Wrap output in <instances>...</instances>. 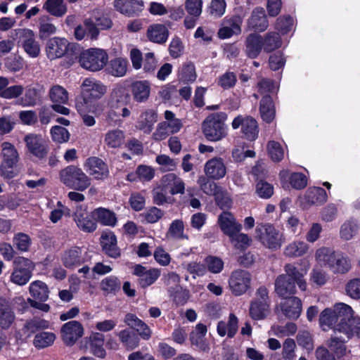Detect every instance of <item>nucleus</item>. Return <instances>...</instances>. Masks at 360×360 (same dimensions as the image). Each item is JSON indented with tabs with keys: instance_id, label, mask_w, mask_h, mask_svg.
<instances>
[{
	"instance_id": "1",
	"label": "nucleus",
	"mask_w": 360,
	"mask_h": 360,
	"mask_svg": "<svg viewBox=\"0 0 360 360\" xmlns=\"http://www.w3.org/2000/svg\"><path fill=\"white\" fill-rule=\"evenodd\" d=\"M307 270H299L294 264H286L285 274H280L275 280V292L278 296L282 298L293 296L296 293V284L300 290L305 291L307 285L304 277Z\"/></svg>"
},
{
	"instance_id": "2",
	"label": "nucleus",
	"mask_w": 360,
	"mask_h": 360,
	"mask_svg": "<svg viewBox=\"0 0 360 360\" xmlns=\"http://www.w3.org/2000/svg\"><path fill=\"white\" fill-rule=\"evenodd\" d=\"M107 87L94 78H86L81 85V94L76 98L77 111L84 112L89 107H96V102L106 93Z\"/></svg>"
},
{
	"instance_id": "3",
	"label": "nucleus",
	"mask_w": 360,
	"mask_h": 360,
	"mask_svg": "<svg viewBox=\"0 0 360 360\" xmlns=\"http://www.w3.org/2000/svg\"><path fill=\"white\" fill-rule=\"evenodd\" d=\"M45 52L50 60L67 57L70 60L69 65H72L74 60L78 58L79 46L65 37H53L46 41Z\"/></svg>"
},
{
	"instance_id": "4",
	"label": "nucleus",
	"mask_w": 360,
	"mask_h": 360,
	"mask_svg": "<svg viewBox=\"0 0 360 360\" xmlns=\"http://www.w3.org/2000/svg\"><path fill=\"white\" fill-rule=\"evenodd\" d=\"M131 102L126 82H118L113 85L108 100V106L110 110L109 115L113 112L117 117H128L131 115L127 105Z\"/></svg>"
},
{
	"instance_id": "5",
	"label": "nucleus",
	"mask_w": 360,
	"mask_h": 360,
	"mask_svg": "<svg viewBox=\"0 0 360 360\" xmlns=\"http://www.w3.org/2000/svg\"><path fill=\"white\" fill-rule=\"evenodd\" d=\"M227 114L217 112L210 114L202 123V131L205 139L210 141H218L227 135L225 121Z\"/></svg>"
},
{
	"instance_id": "6",
	"label": "nucleus",
	"mask_w": 360,
	"mask_h": 360,
	"mask_svg": "<svg viewBox=\"0 0 360 360\" xmlns=\"http://www.w3.org/2000/svg\"><path fill=\"white\" fill-rule=\"evenodd\" d=\"M255 238L265 248L272 250L281 248L285 242L283 233L271 223H258L255 229Z\"/></svg>"
},
{
	"instance_id": "7",
	"label": "nucleus",
	"mask_w": 360,
	"mask_h": 360,
	"mask_svg": "<svg viewBox=\"0 0 360 360\" xmlns=\"http://www.w3.org/2000/svg\"><path fill=\"white\" fill-rule=\"evenodd\" d=\"M316 259L322 262L335 274H346L351 268L350 260L340 253H336L328 248H321L316 252Z\"/></svg>"
},
{
	"instance_id": "8",
	"label": "nucleus",
	"mask_w": 360,
	"mask_h": 360,
	"mask_svg": "<svg viewBox=\"0 0 360 360\" xmlns=\"http://www.w3.org/2000/svg\"><path fill=\"white\" fill-rule=\"evenodd\" d=\"M61 182L70 189L84 191L91 185L90 178L75 165H69L59 173Z\"/></svg>"
},
{
	"instance_id": "9",
	"label": "nucleus",
	"mask_w": 360,
	"mask_h": 360,
	"mask_svg": "<svg viewBox=\"0 0 360 360\" xmlns=\"http://www.w3.org/2000/svg\"><path fill=\"white\" fill-rule=\"evenodd\" d=\"M80 65L89 71L97 72L102 70L108 63V54L105 50L98 48H89L79 52Z\"/></svg>"
},
{
	"instance_id": "10",
	"label": "nucleus",
	"mask_w": 360,
	"mask_h": 360,
	"mask_svg": "<svg viewBox=\"0 0 360 360\" xmlns=\"http://www.w3.org/2000/svg\"><path fill=\"white\" fill-rule=\"evenodd\" d=\"M1 146L3 160L0 165L1 175L6 179H11L18 174L15 168L18 162V153L9 142H4Z\"/></svg>"
},
{
	"instance_id": "11",
	"label": "nucleus",
	"mask_w": 360,
	"mask_h": 360,
	"mask_svg": "<svg viewBox=\"0 0 360 360\" xmlns=\"http://www.w3.org/2000/svg\"><path fill=\"white\" fill-rule=\"evenodd\" d=\"M269 290L266 286H259L255 292V298L250 305V316L253 320H262L266 316V312L270 307Z\"/></svg>"
},
{
	"instance_id": "12",
	"label": "nucleus",
	"mask_w": 360,
	"mask_h": 360,
	"mask_svg": "<svg viewBox=\"0 0 360 360\" xmlns=\"http://www.w3.org/2000/svg\"><path fill=\"white\" fill-rule=\"evenodd\" d=\"M14 270L11 281L18 285H24L31 278L34 265L33 262L24 257H18L14 260Z\"/></svg>"
},
{
	"instance_id": "13",
	"label": "nucleus",
	"mask_w": 360,
	"mask_h": 360,
	"mask_svg": "<svg viewBox=\"0 0 360 360\" xmlns=\"http://www.w3.org/2000/svg\"><path fill=\"white\" fill-rule=\"evenodd\" d=\"M251 274L245 270L237 269L233 271L229 279V285L235 296L245 294L250 288Z\"/></svg>"
},
{
	"instance_id": "14",
	"label": "nucleus",
	"mask_w": 360,
	"mask_h": 360,
	"mask_svg": "<svg viewBox=\"0 0 360 360\" xmlns=\"http://www.w3.org/2000/svg\"><path fill=\"white\" fill-rule=\"evenodd\" d=\"M131 98L137 103H146L150 94V84L148 80L125 81Z\"/></svg>"
},
{
	"instance_id": "15",
	"label": "nucleus",
	"mask_w": 360,
	"mask_h": 360,
	"mask_svg": "<svg viewBox=\"0 0 360 360\" xmlns=\"http://www.w3.org/2000/svg\"><path fill=\"white\" fill-rule=\"evenodd\" d=\"M231 125L233 129H237L241 126L244 137L249 141H255L258 136L257 122L251 116L243 117L239 115L233 119Z\"/></svg>"
},
{
	"instance_id": "16",
	"label": "nucleus",
	"mask_w": 360,
	"mask_h": 360,
	"mask_svg": "<svg viewBox=\"0 0 360 360\" xmlns=\"http://www.w3.org/2000/svg\"><path fill=\"white\" fill-rule=\"evenodd\" d=\"M112 4L116 11L128 18L139 17L145 8L143 0H114Z\"/></svg>"
},
{
	"instance_id": "17",
	"label": "nucleus",
	"mask_w": 360,
	"mask_h": 360,
	"mask_svg": "<svg viewBox=\"0 0 360 360\" xmlns=\"http://www.w3.org/2000/svg\"><path fill=\"white\" fill-rule=\"evenodd\" d=\"M24 141L28 152L32 155L39 159H43L47 155L49 146L41 135L29 134L25 136Z\"/></svg>"
},
{
	"instance_id": "18",
	"label": "nucleus",
	"mask_w": 360,
	"mask_h": 360,
	"mask_svg": "<svg viewBox=\"0 0 360 360\" xmlns=\"http://www.w3.org/2000/svg\"><path fill=\"white\" fill-rule=\"evenodd\" d=\"M61 262L65 268L73 270L84 264L86 259L83 254L82 248L75 245L63 251L61 255Z\"/></svg>"
},
{
	"instance_id": "19",
	"label": "nucleus",
	"mask_w": 360,
	"mask_h": 360,
	"mask_svg": "<svg viewBox=\"0 0 360 360\" xmlns=\"http://www.w3.org/2000/svg\"><path fill=\"white\" fill-rule=\"evenodd\" d=\"M86 172L96 180H104L109 176L108 165L100 158L91 156L88 158L84 165Z\"/></svg>"
},
{
	"instance_id": "20",
	"label": "nucleus",
	"mask_w": 360,
	"mask_h": 360,
	"mask_svg": "<svg viewBox=\"0 0 360 360\" xmlns=\"http://www.w3.org/2000/svg\"><path fill=\"white\" fill-rule=\"evenodd\" d=\"M61 338L66 346H72L83 335L84 328L77 321H70L63 325Z\"/></svg>"
},
{
	"instance_id": "21",
	"label": "nucleus",
	"mask_w": 360,
	"mask_h": 360,
	"mask_svg": "<svg viewBox=\"0 0 360 360\" xmlns=\"http://www.w3.org/2000/svg\"><path fill=\"white\" fill-rule=\"evenodd\" d=\"M283 299L284 300L280 303L283 314L288 319L297 320L300 316L302 311L301 300L294 295Z\"/></svg>"
},
{
	"instance_id": "22",
	"label": "nucleus",
	"mask_w": 360,
	"mask_h": 360,
	"mask_svg": "<svg viewBox=\"0 0 360 360\" xmlns=\"http://www.w3.org/2000/svg\"><path fill=\"white\" fill-rule=\"evenodd\" d=\"M18 43L25 52L30 58H37L40 55V45L35 39L34 33L32 30H24L20 35Z\"/></svg>"
},
{
	"instance_id": "23",
	"label": "nucleus",
	"mask_w": 360,
	"mask_h": 360,
	"mask_svg": "<svg viewBox=\"0 0 360 360\" xmlns=\"http://www.w3.org/2000/svg\"><path fill=\"white\" fill-rule=\"evenodd\" d=\"M217 222L221 231L229 237L240 232L242 229V225L236 221L233 214L229 211H223L219 215Z\"/></svg>"
},
{
	"instance_id": "24",
	"label": "nucleus",
	"mask_w": 360,
	"mask_h": 360,
	"mask_svg": "<svg viewBox=\"0 0 360 360\" xmlns=\"http://www.w3.org/2000/svg\"><path fill=\"white\" fill-rule=\"evenodd\" d=\"M124 322L130 328L137 333V335L145 340H148L151 337V330L149 326L138 316L132 313H127L125 315Z\"/></svg>"
},
{
	"instance_id": "25",
	"label": "nucleus",
	"mask_w": 360,
	"mask_h": 360,
	"mask_svg": "<svg viewBox=\"0 0 360 360\" xmlns=\"http://www.w3.org/2000/svg\"><path fill=\"white\" fill-rule=\"evenodd\" d=\"M117 243V237L112 231H109L101 234V245L103 251L108 257L114 259L120 257L121 251Z\"/></svg>"
},
{
	"instance_id": "26",
	"label": "nucleus",
	"mask_w": 360,
	"mask_h": 360,
	"mask_svg": "<svg viewBox=\"0 0 360 360\" xmlns=\"http://www.w3.org/2000/svg\"><path fill=\"white\" fill-rule=\"evenodd\" d=\"M205 172L206 176L212 179L219 180L226 174V167L221 158H213L205 163Z\"/></svg>"
},
{
	"instance_id": "27",
	"label": "nucleus",
	"mask_w": 360,
	"mask_h": 360,
	"mask_svg": "<svg viewBox=\"0 0 360 360\" xmlns=\"http://www.w3.org/2000/svg\"><path fill=\"white\" fill-rule=\"evenodd\" d=\"M269 26V21L264 8L257 6L248 20V27L255 32H264Z\"/></svg>"
},
{
	"instance_id": "28",
	"label": "nucleus",
	"mask_w": 360,
	"mask_h": 360,
	"mask_svg": "<svg viewBox=\"0 0 360 360\" xmlns=\"http://www.w3.org/2000/svg\"><path fill=\"white\" fill-rule=\"evenodd\" d=\"M335 331L345 334L349 340L353 337L360 339V317L353 316L347 322L338 323Z\"/></svg>"
},
{
	"instance_id": "29",
	"label": "nucleus",
	"mask_w": 360,
	"mask_h": 360,
	"mask_svg": "<svg viewBox=\"0 0 360 360\" xmlns=\"http://www.w3.org/2000/svg\"><path fill=\"white\" fill-rule=\"evenodd\" d=\"M337 332L335 330V335H331L326 340V345L330 352L335 354V358L340 359L345 356L347 353V346L345 344L349 340L347 338L345 339L342 336L338 335Z\"/></svg>"
},
{
	"instance_id": "30",
	"label": "nucleus",
	"mask_w": 360,
	"mask_h": 360,
	"mask_svg": "<svg viewBox=\"0 0 360 360\" xmlns=\"http://www.w3.org/2000/svg\"><path fill=\"white\" fill-rule=\"evenodd\" d=\"M49 325V321L39 318L27 320L20 330V336L25 339L29 338L38 330L48 328Z\"/></svg>"
},
{
	"instance_id": "31",
	"label": "nucleus",
	"mask_w": 360,
	"mask_h": 360,
	"mask_svg": "<svg viewBox=\"0 0 360 360\" xmlns=\"http://www.w3.org/2000/svg\"><path fill=\"white\" fill-rule=\"evenodd\" d=\"M146 36L150 41L162 44L168 39L169 30L165 25L155 23L148 27Z\"/></svg>"
},
{
	"instance_id": "32",
	"label": "nucleus",
	"mask_w": 360,
	"mask_h": 360,
	"mask_svg": "<svg viewBox=\"0 0 360 360\" xmlns=\"http://www.w3.org/2000/svg\"><path fill=\"white\" fill-rule=\"evenodd\" d=\"M91 217L103 226L114 227L117 222L115 213L102 207L94 209L91 212Z\"/></svg>"
},
{
	"instance_id": "33",
	"label": "nucleus",
	"mask_w": 360,
	"mask_h": 360,
	"mask_svg": "<svg viewBox=\"0 0 360 360\" xmlns=\"http://www.w3.org/2000/svg\"><path fill=\"white\" fill-rule=\"evenodd\" d=\"M262 37L256 33L250 34L245 41V52L247 56L255 59L258 57L264 49Z\"/></svg>"
},
{
	"instance_id": "34",
	"label": "nucleus",
	"mask_w": 360,
	"mask_h": 360,
	"mask_svg": "<svg viewBox=\"0 0 360 360\" xmlns=\"http://www.w3.org/2000/svg\"><path fill=\"white\" fill-rule=\"evenodd\" d=\"M74 220L77 227L85 233H93L97 229L96 221L87 212L77 211Z\"/></svg>"
},
{
	"instance_id": "35",
	"label": "nucleus",
	"mask_w": 360,
	"mask_h": 360,
	"mask_svg": "<svg viewBox=\"0 0 360 360\" xmlns=\"http://www.w3.org/2000/svg\"><path fill=\"white\" fill-rule=\"evenodd\" d=\"M157 120V112L153 109H147L141 113L137 122V127L139 130L148 134L152 131L153 125Z\"/></svg>"
},
{
	"instance_id": "36",
	"label": "nucleus",
	"mask_w": 360,
	"mask_h": 360,
	"mask_svg": "<svg viewBox=\"0 0 360 360\" xmlns=\"http://www.w3.org/2000/svg\"><path fill=\"white\" fill-rule=\"evenodd\" d=\"M259 112L262 120L266 123H271L276 115L274 102L272 97L266 94L259 102Z\"/></svg>"
},
{
	"instance_id": "37",
	"label": "nucleus",
	"mask_w": 360,
	"mask_h": 360,
	"mask_svg": "<svg viewBox=\"0 0 360 360\" xmlns=\"http://www.w3.org/2000/svg\"><path fill=\"white\" fill-rule=\"evenodd\" d=\"M304 199L309 205H321L327 201L328 195L321 187H310L304 194Z\"/></svg>"
},
{
	"instance_id": "38",
	"label": "nucleus",
	"mask_w": 360,
	"mask_h": 360,
	"mask_svg": "<svg viewBox=\"0 0 360 360\" xmlns=\"http://www.w3.org/2000/svg\"><path fill=\"white\" fill-rule=\"evenodd\" d=\"M15 320V314L6 299L0 297V326L8 328Z\"/></svg>"
},
{
	"instance_id": "39",
	"label": "nucleus",
	"mask_w": 360,
	"mask_h": 360,
	"mask_svg": "<svg viewBox=\"0 0 360 360\" xmlns=\"http://www.w3.org/2000/svg\"><path fill=\"white\" fill-rule=\"evenodd\" d=\"M279 175L281 180H285L288 178L289 183L292 188L296 190H302L307 185V178L306 175L302 172H292L289 174L288 172L282 171Z\"/></svg>"
},
{
	"instance_id": "40",
	"label": "nucleus",
	"mask_w": 360,
	"mask_h": 360,
	"mask_svg": "<svg viewBox=\"0 0 360 360\" xmlns=\"http://www.w3.org/2000/svg\"><path fill=\"white\" fill-rule=\"evenodd\" d=\"M128 61L122 58L112 59L106 68L107 72L114 77H121L126 75Z\"/></svg>"
},
{
	"instance_id": "41",
	"label": "nucleus",
	"mask_w": 360,
	"mask_h": 360,
	"mask_svg": "<svg viewBox=\"0 0 360 360\" xmlns=\"http://www.w3.org/2000/svg\"><path fill=\"white\" fill-rule=\"evenodd\" d=\"M30 293L34 300L45 302L49 297V290L47 285L41 281H35L30 283Z\"/></svg>"
},
{
	"instance_id": "42",
	"label": "nucleus",
	"mask_w": 360,
	"mask_h": 360,
	"mask_svg": "<svg viewBox=\"0 0 360 360\" xmlns=\"http://www.w3.org/2000/svg\"><path fill=\"white\" fill-rule=\"evenodd\" d=\"M43 8L50 15L57 18L63 17L68 11L64 0H46L43 5Z\"/></svg>"
},
{
	"instance_id": "43",
	"label": "nucleus",
	"mask_w": 360,
	"mask_h": 360,
	"mask_svg": "<svg viewBox=\"0 0 360 360\" xmlns=\"http://www.w3.org/2000/svg\"><path fill=\"white\" fill-rule=\"evenodd\" d=\"M119 340L128 350H132L139 345V338L129 329H124L117 333Z\"/></svg>"
},
{
	"instance_id": "44",
	"label": "nucleus",
	"mask_w": 360,
	"mask_h": 360,
	"mask_svg": "<svg viewBox=\"0 0 360 360\" xmlns=\"http://www.w3.org/2000/svg\"><path fill=\"white\" fill-rule=\"evenodd\" d=\"M121 281L114 275L103 278L101 282V289L107 295H115L121 289Z\"/></svg>"
},
{
	"instance_id": "45",
	"label": "nucleus",
	"mask_w": 360,
	"mask_h": 360,
	"mask_svg": "<svg viewBox=\"0 0 360 360\" xmlns=\"http://www.w3.org/2000/svg\"><path fill=\"white\" fill-rule=\"evenodd\" d=\"M124 141V132L118 129L108 131L104 138V143L109 148H118L121 147Z\"/></svg>"
},
{
	"instance_id": "46",
	"label": "nucleus",
	"mask_w": 360,
	"mask_h": 360,
	"mask_svg": "<svg viewBox=\"0 0 360 360\" xmlns=\"http://www.w3.org/2000/svg\"><path fill=\"white\" fill-rule=\"evenodd\" d=\"M309 245L303 241H293L289 243L284 250V255L288 257H299L307 253Z\"/></svg>"
},
{
	"instance_id": "47",
	"label": "nucleus",
	"mask_w": 360,
	"mask_h": 360,
	"mask_svg": "<svg viewBox=\"0 0 360 360\" xmlns=\"http://www.w3.org/2000/svg\"><path fill=\"white\" fill-rule=\"evenodd\" d=\"M50 18L49 16L42 18L39 23V38L41 41H46L51 39V36L56 34L57 31L56 27L49 22Z\"/></svg>"
},
{
	"instance_id": "48",
	"label": "nucleus",
	"mask_w": 360,
	"mask_h": 360,
	"mask_svg": "<svg viewBox=\"0 0 360 360\" xmlns=\"http://www.w3.org/2000/svg\"><path fill=\"white\" fill-rule=\"evenodd\" d=\"M262 42L264 43V51L266 53L272 52L279 49L282 45L279 34L274 32H268L264 38H262Z\"/></svg>"
},
{
	"instance_id": "49",
	"label": "nucleus",
	"mask_w": 360,
	"mask_h": 360,
	"mask_svg": "<svg viewBox=\"0 0 360 360\" xmlns=\"http://www.w3.org/2000/svg\"><path fill=\"white\" fill-rule=\"evenodd\" d=\"M56 340V335L51 332H40L35 335L33 344L37 349H44L52 345Z\"/></svg>"
},
{
	"instance_id": "50",
	"label": "nucleus",
	"mask_w": 360,
	"mask_h": 360,
	"mask_svg": "<svg viewBox=\"0 0 360 360\" xmlns=\"http://www.w3.org/2000/svg\"><path fill=\"white\" fill-rule=\"evenodd\" d=\"M216 205L224 211L230 210L233 205V200L227 191L222 187L217 191L214 195Z\"/></svg>"
},
{
	"instance_id": "51",
	"label": "nucleus",
	"mask_w": 360,
	"mask_h": 360,
	"mask_svg": "<svg viewBox=\"0 0 360 360\" xmlns=\"http://www.w3.org/2000/svg\"><path fill=\"white\" fill-rule=\"evenodd\" d=\"M196 77L194 64L192 62L184 63L179 72V79L185 84H188L195 81Z\"/></svg>"
},
{
	"instance_id": "52",
	"label": "nucleus",
	"mask_w": 360,
	"mask_h": 360,
	"mask_svg": "<svg viewBox=\"0 0 360 360\" xmlns=\"http://www.w3.org/2000/svg\"><path fill=\"white\" fill-rule=\"evenodd\" d=\"M333 311L335 312V315H337L338 323L347 322L354 316L352 308L345 303H338L335 304Z\"/></svg>"
},
{
	"instance_id": "53",
	"label": "nucleus",
	"mask_w": 360,
	"mask_h": 360,
	"mask_svg": "<svg viewBox=\"0 0 360 360\" xmlns=\"http://www.w3.org/2000/svg\"><path fill=\"white\" fill-rule=\"evenodd\" d=\"M228 25L221 27L218 31V37L221 39L231 38L234 34H240L241 29L240 25L234 19L227 21Z\"/></svg>"
},
{
	"instance_id": "54",
	"label": "nucleus",
	"mask_w": 360,
	"mask_h": 360,
	"mask_svg": "<svg viewBox=\"0 0 360 360\" xmlns=\"http://www.w3.org/2000/svg\"><path fill=\"white\" fill-rule=\"evenodd\" d=\"M50 100L55 103H66L68 101V94L65 89L55 85L51 88L49 94Z\"/></svg>"
},
{
	"instance_id": "55",
	"label": "nucleus",
	"mask_w": 360,
	"mask_h": 360,
	"mask_svg": "<svg viewBox=\"0 0 360 360\" xmlns=\"http://www.w3.org/2000/svg\"><path fill=\"white\" fill-rule=\"evenodd\" d=\"M160 276V270L155 268H150L141 277L139 278L138 283L141 288H146L153 285Z\"/></svg>"
},
{
	"instance_id": "56",
	"label": "nucleus",
	"mask_w": 360,
	"mask_h": 360,
	"mask_svg": "<svg viewBox=\"0 0 360 360\" xmlns=\"http://www.w3.org/2000/svg\"><path fill=\"white\" fill-rule=\"evenodd\" d=\"M229 238L235 248L241 251L245 250L251 245L252 239L245 233L237 232V233L229 236Z\"/></svg>"
},
{
	"instance_id": "57",
	"label": "nucleus",
	"mask_w": 360,
	"mask_h": 360,
	"mask_svg": "<svg viewBox=\"0 0 360 360\" xmlns=\"http://www.w3.org/2000/svg\"><path fill=\"white\" fill-rule=\"evenodd\" d=\"M359 226L356 220L352 219L346 221L340 228V236L342 238L348 240L352 238L357 232Z\"/></svg>"
},
{
	"instance_id": "58",
	"label": "nucleus",
	"mask_w": 360,
	"mask_h": 360,
	"mask_svg": "<svg viewBox=\"0 0 360 360\" xmlns=\"http://www.w3.org/2000/svg\"><path fill=\"white\" fill-rule=\"evenodd\" d=\"M268 154L272 161L281 162L284 157V151L281 145L275 141H270L267 144Z\"/></svg>"
},
{
	"instance_id": "59",
	"label": "nucleus",
	"mask_w": 360,
	"mask_h": 360,
	"mask_svg": "<svg viewBox=\"0 0 360 360\" xmlns=\"http://www.w3.org/2000/svg\"><path fill=\"white\" fill-rule=\"evenodd\" d=\"M256 193L263 199H269L274 194V186L264 179H257Z\"/></svg>"
},
{
	"instance_id": "60",
	"label": "nucleus",
	"mask_w": 360,
	"mask_h": 360,
	"mask_svg": "<svg viewBox=\"0 0 360 360\" xmlns=\"http://www.w3.org/2000/svg\"><path fill=\"white\" fill-rule=\"evenodd\" d=\"M236 75L233 72L227 71L217 79V85L224 90L230 89L236 86Z\"/></svg>"
},
{
	"instance_id": "61",
	"label": "nucleus",
	"mask_w": 360,
	"mask_h": 360,
	"mask_svg": "<svg viewBox=\"0 0 360 360\" xmlns=\"http://www.w3.org/2000/svg\"><path fill=\"white\" fill-rule=\"evenodd\" d=\"M293 26V18L290 15H282L277 18L275 29L284 35L291 31Z\"/></svg>"
},
{
	"instance_id": "62",
	"label": "nucleus",
	"mask_w": 360,
	"mask_h": 360,
	"mask_svg": "<svg viewBox=\"0 0 360 360\" xmlns=\"http://www.w3.org/2000/svg\"><path fill=\"white\" fill-rule=\"evenodd\" d=\"M31 243L30 237L22 232L15 233L13 239L14 247L21 252H27L31 245Z\"/></svg>"
},
{
	"instance_id": "63",
	"label": "nucleus",
	"mask_w": 360,
	"mask_h": 360,
	"mask_svg": "<svg viewBox=\"0 0 360 360\" xmlns=\"http://www.w3.org/2000/svg\"><path fill=\"white\" fill-rule=\"evenodd\" d=\"M214 179H210L207 176L200 177L198 180L200 188L202 191L208 195H214L217 191L221 188V186L217 185Z\"/></svg>"
},
{
	"instance_id": "64",
	"label": "nucleus",
	"mask_w": 360,
	"mask_h": 360,
	"mask_svg": "<svg viewBox=\"0 0 360 360\" xmlns=\"http://www.w3.org/2000/svg\"><path fill=\"white\" fill-rule=\"evenodd\" d=\"M171 297H173V302L177 306H184L188 302L190 297V292L187 289H183L177 285L171 292Z\"/></svg>"
}]
</instances>
